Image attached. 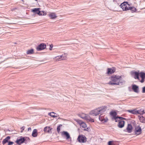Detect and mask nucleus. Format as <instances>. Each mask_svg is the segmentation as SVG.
I'll list each match as a JSON object with an SVG mask.
<instances>
[{"instance_id": "1", "label": "nucleus", "mask_w": 145, "mask_h": 145, "mask_svg": "<svg viewBox=\"0 0 145 145\" xmlns=\"http://www.w3.org/2000/svg\"><path fill=\"white\" fill-rule=\"evenodd\" d=\"M120 76L113 75L111 77V80L108 83V84L112 86L119 85Z\"/></svg>"}, {"instance_id": "2", "label": "nucleus", "mask_w": 145, "mask_h": 145, "mask_svg": "<svg viewBox=\"0 0 145 145\" xmlns=\"http://www.w3.org/2000/svg\"><path fill=\"white\" fill-rule=\"evenodd\" d=\"M105 111V108L104 107H100L95 109L91 112L90 114L93 116H96Z\"/></svg>"}, {"instance_id": "3", "label": "nucleus", "mask_w": 145, "mask_h": 145, "mask_svg": "<svg viewBox=\"0 0 145 145\" xmlns=\"http://www.w3.org/2000/svg\"><path fill=\"white\" fill-rule=\"evenodd\" d=\"M129 6L130 5L127 2H124L120 5V7L123 11L128 10V8Z\"/></svg>"}, {"instance_id": "4", "label": "nucleus", "mask_w": 145, "mask_h": 145, "mask_svg": "<svg viewBox=\"0 0 145 145\" xmlns=\"http://www.w3.org/2000/svg\"><path fill=\"white\" fill-rule=\"evenodd\" d=\"M77 140L80 142L84 143L86 141V138L85 136L82 135H81L78 136L77 138Z\"/></svg>"}, {"instance_id": "5", "label": "nucleus", "mask_w": 145, "mask_h": 145, "mask_svg": "<svg viewBox=\"0 0 145 145\" xmlns=\"http://www.w3.org/2000/svg\"><path fill=\"white\" fill-rule=\"evenodd\" d=\"M25 141L24 137L22 136H21L17 138L16 142L18 144L20 145L21 144L24 143Z\"/></svg>"}, {"instance_id": "6", "label": "nucleus", "mask_w": 145, "mask_h": 145, "mask_svg": "<svg viewBox=\"0 0 145 145\" xmlns=\"http://www.w3.org/2000/svg\"><path fill=\"white\" fill-rule=\"evenodd\" d=\"M142 129L139 125H138L135 127V135H138L141 133Z\"/></svg>"}, {"instance_id": "7", "label": "nucleus", "mask_w": 145, "mask_h": 145, "mask_svg": "<svg viewBox=\"0 0 145 145\" xmlns=\"http://www.w3.org/2000/svg\"><path fill=\"white\" fill-rule=\"evenodd\" d=\"M46 47V45L44 43H41L36 48L37 50L38 51H40L45 49Z\"/></svg>"}, {"instance_id": "8", "label": "nucleus", "mask_w": 145, "mask_h": 145, "mask_svg": "<svg viewBox=\"0 0 145 145\" xmlns=\"http://www.w3.org/2000/svg\"><path fill=\"white\" fill-rule=\"evenodd\" d=\"M131 74L132 76H134V78L135 79H137L139 81L140 78L139 77V73L137 71H132Z\"/></svg>"}, {"instance_id": "9", "label": "nucleus", "mask_w": 145, "mask_h": 145, "mask_svg": "<svg viewBox=\"0 0 145 145\" xmlns=\"http://www.w3.org/2000/svg\"><path fill=\"white\" fill-rule=\"evenodd\" d=\"M133 127L132 125L130 124H128L126 129L124 130L125 131H127L128 133H131L132 131Z\"/></svg>"}, {"instance_id": "10", "label": "nucleus", "mask_w": 145, "mask_h": 145, "mask_svg": "<svg viewBox=\"0 0 145 145\" xmlns=\"http://www.w3.org/2000/svg\"><path fill=\"white\" fill-rule=\"evenodd\" d=\"M139 75L142 78L141 80H139L140 82L142 83L144 82L145 78V73L144 72H141L139 73Z\"/></svg>"}, {"instance_id": "11", "label": "nucleus", "mask_w": 145, "mask_h": 145, "mask_svg": "<svg viewBox=\"0 0 145 145\" xmlns=\"http://www.w3.org/2000/svg\"><path fill=\"white\" fill-rule=\"evenodd\" d=\"M62 135H64L66 137L67 139H69L70 138H71L70 136L69 133L67 131H63L62 133Z\"/></svg>"}, {"instance_id": "12", "label": "nucleus", "mask_w": 145, "mask_h": 145, "mask_svg": "<svg viewBox=\"0 0 145 145\" xmlns=\"http://www.w3.org/2000/svg\"><path fill=\"white\" fill-rule=\"evenodd\" d=\"M115 71V70L114 68H108L107 69V73L108 74H110L113 73Z\"/></svg>"}, {"instance_id": "13", "label": "nucleus", "mask_w": 145, "mask_h": 145, "mask_svg": "<svg viewBox=\"0 0 145 145\" xmlns=\"http://www.w3.org/2000/svg\"><path fill=\"white\" fill-rule=\"evenodd\" d=\"M132 89L136 93H137L138 92V86L135 84L132 85Z\"/></svg>"}, {"instance_id": "14", "label": "nucleus", "mask_w": 145, "mask_h": 145, "mask_svg": "<svg viewBox=\"0 0 145 145\" xmlns=\"http://www.w3.org/2000/svg\"><path fill=\"white\" fill-rule=\"evenodd\" d=\"M78 116L81 118L86 120L88 115H86L84 113H82L81 114H78Z\"/></svg>"}, {"instance_id": "15", "label": "nucleus", "mask_w": 145, "mask_h": 145, "mask_svg": "<svg viewBox=\"0 0 145 145\" xmlns=\"http://www.w3.org/2000/svg\"><path fill=\"white\" fill-rule=\"evenodd\" d=\"M52 129V128H50L49 127H44V131L45 132H47L48 133H51V130Z\"/></svg>"}, {"instance_id": "16", "label": "nucleus", "mask_w": 145, "mask_h": 145, "mask_svg": "<svg viewBox=\"0 0 145 145\" xmlns=\"http://www.w3.org/2000/svg\"><path fill=\"white\" fill-rule=\"evenodd\" d=\"M124 123L125 122L121 120L119 121L118 127L119 128H122L124 126Z\"/></svg>"}, {"instance_id": "17", "label": "nucleus", "mask_w": 145, "mask_h": 145, "mask_svg": "<svg viewBox=\"0 0 145 145\" xmlns=\"http://www.w3.org/2000/svg\"><path fill=\"white\" fill-rule=\"evenodd\" d=\"M10 137L7 136L5 139H4L3 142L2 144L3 145H4L7 142H9V140L10 139Z\"/></svg>"}, {"instance_id": "18", "label": "nucleus", "mask_w": 145, "mask_h": 145, "mask_svg": "<svg viewBox=\"0 0 145 145\" xmlns=\"http://www.w3.org/2000/svg\"><path fill=\"white\" fill-rule=\"evenodd\" d=\"M49 16L52 19H55L56 18L57 16L55 13H51L49 14Z\"/></svg>"}, {"instance_id": "19", "label": "nucleus", "mask_w": 145, "mask_h": 145, "mask_svg": "<svg viewBox=\"0 0 145 145\" xmlns=\"http://www.w3.org/2000/svg\"><path fill=\"white\" fill-rule=\"evenodd\" d=\"M63 55L62 56H57L55 57V58L56 59V60L57 61L65 59V57L63 58Z\"/></svg>"}, {"instance_id": "20", "label": "nucleus", "mask_w": 145, "mask_h": 145, "mask_svg": "<svg viewBox=\"0 0 145 145\" xmlns=\"http://www.w3.org/2000/svg\"><path fill=\"white\" fill-rule=\"evenodd\" d=\"M37 130L36 129H34L32 134V136L33 137H36L37 136Z\"/></svg>"}, {"instance_id": "21", "label": "nucleus", "mask_w": 145, "mask_h": 145, "mask_svg": "<svg viewBox=\"0 0 145 145\" xmlns=\"http://www.w3.org/2000/svg\"><path fill=\"white\" fill-rule=\"evenodd\" d=\"M127 111L131 114H137V109H135L131 110H127Z\"/></svg>"}, {"instance_id": "22", "label": "nucleus", "mask_w": 145, "mask_h": 145, "mask_svg": "<svg viewBox=\"0 0 145 145\" xmlns=\"http://www.w3.org/2000/svg\"><path fill=\"white\" fill-rule=\"evenodd\" d=\"M144 113H145V112H144V110L143 109H141L138 110H137V114H139L140 115H142Z\"/></svg>"}, {"instance_id": "23", "label": "nucleus", "mask_w": 145, "mask_h": 145, "mask_svg": "<svg viewBox=\"0 0 145 145\" xmlns=\"http://www.w3.org/2000/svg\"><path fill=\"white\" fill-rule=\"evenodd\" d=\"M130 10L132 12H135L136 10H137V9L134 7H130V6L128 8V10Z\"/></svg>"}, {"instance_id": "24", "label": "nucleus", "mask_w": 145, "mask_h": 145, "mask_svg": "<svg viewBox=\"0 0 145 145\" xmlns=\"http://www.w3.org/2000/svg\"><path fill=\"white\" fill-rule=\"evenodd\" d=\"M33 12L35 13L36 14H38L40 12L39 10V8H35L32 10V11Z\"/></svg>"}, {"instance_id": "25", "label": "nucleus", "mask_w": 145, "mask_h": 145, "mask_svg": "<svg viewBox=\"0 0 145 145\" xmlns=\"http://www.w3.org/2000/svg\"><path fill=\"white\" fill-rule=\"evenodd\" d=\"M48 115L53 118H56L57 117V114H56L53 112L49 113H48Z\"/></svg>"}, {"instance_id": "26", "label": "nucleus", "mask_w": 145, "mask_h": 145, "mask_svg": "<svg viewBox=\"0 0 145 145\" xmlns=\"http://www.w3.org/2000/svg\"><path fill=\"white\" fill-rule=\"evenodd\" d=\"M34 53V50L33 49H31L28 50L26 52L27 54H32Z\"/></svg>"}, {"instance_id": "27", "label": "nucleus", "mask_w": 145, "mask_h": 145, "mask_svg": "<svg viewBox=\"0 0 145 145\" xmlns=\"http://www.w3.org/2000/svg\"><path fill=\"white\" fill-rule=\"evenodd\" d=\"M125 81L124 80L122 79L121 78V76H120L119 81V85H122L124 84Z\"/></svg>"}, {"instance_id": "28", "label": "nucleus", "mask_w": 145, "mask_h": 145, "mask_svg": "<svg viewBox=\"0 0 145 145\" xmlns=\"http://www.w3.org/2000/svg\"><path fill=\"white\" fill-rule=\"evenodd\" d=\"M86 120L88 121H91L92 122H94V119L91 118V117L88 115L87 116V118Z\"/></svg>"}, {"instance_id": "29", "label": "nucleus", "mask_w": 145, "mask_h": 145, "mask_svg": "<svg viewBox=\"0 0 145 145\" xmlns=\"http://www.w3.org/2000/svg\"><path fill=\"white\" fill-rule=\"evenodd\" d=\"M25 138V144L27 143L28 142H29L30 141V139L29 137H24Z\"/></svg>"}, {"instance_id": "30", "label": "nucleus", "mask_w": 145, "mask_h": 145, "mask_svg": "<svg viewBox=\"0 0 145 145\" xmlns=\"http://www.w3.org/2000/svg\"><path fill=\"white\" fill-rule=\"evenodd\" d=\"M114 118L115 119L116 122H117L118 121H119L118 120V119H121V120H122L123 119H125V118H122V117H120L116 116Z\"/></svg>"}, {"instance_id": "31", "label": "nucleus", "mask_w": 145, "mask_h": 145, "mask_svg": "<svg viewBox=\"0 0 145 145\" xmlns=\"http://www.w3.org/2000/svg\"><path fill=\"white\" fill-rule=\"evenodd\" d=\"M110 114L113 116V118L115 117L117 115V113L115 111H111L110 112Z\"/></svg>"}, {"instance_id": "32", "label": "nucleus", "mask_w": 145, "mask_h": 145, "mask_svg": "<svg viewBox=\"0 0 145 145\" xmlns=\"http://www.w3.org/2000/svg\"><path fill=\"white\" fill-rule=\"evenodd\" d=\"M39 16L45 15H46V13H44V11H40V13L38 14Z\"/></svg>"}, {"instance_id": "33", "label": "nucleus", "mask_w": 145, "mask_h": 145, "mask_svg": "<svg viewBox=\"0 0 145 145\" xmlns=\"http://www.w3.org/2000/svg\"><path fill=\"white\" fill-rule=\"evenodd\" d=\"M104 118V117H103V114H101V115H100L99 116V120L101 121H103Z\"/></svg>"}, {"instance_id": "34", "label": "nucleus", "mask_w": 145, "mask_h": 145, "mask_svg": "<svg viewBox=\"0 0 145 145\" xmlns=\"http://www.w3.org/2000/svg\"><path fill=\"white\" fill-rule=\"evenodd\" d=\"M140 120L141 122L144 123H145V118L143 116L140 117Z\"/></svg>"}, {"instance_id": "35", "label": "nucleus", "mask_w": 145, "mask_h": 145, "mask_svg": "<svg viewBox=\"0 0 145 145\" xmlns=\"http://www.w3.org/2000/svg\"><path fill=\"white\" fill-rule=\"evenodd\" d=\"M80 126L84 128H85L86 127V124L84 123V122H83L80 125Z\"/></svg>"}, {"instance_id": "36", "label": "nucleus", "mask_w": 145, "mask_h": 145, "mask_svg": "<svg viewBox=\"0 0 145 145\" xmlns=\"http://www.w3.org/2000/svg\"><path fill=\"white\" fill-rule=\"evenodd\" d=\"M137 48L140 49H145V48L143 47V46L141 45H138L137 46Z\"/></svg>"}, {"instance_id": "37", "label": "nucleus", "mask_w": 145, "mask_h": 145, "mask_svg": "<svg viewBox=\"0 0 145 145\" xmlns=\"http://www.w3.org/2000/svg\"><path fill=\"white\" fill-rule=\"evenodd\" d=\"M76 121L78 123H79L80 125H81L82 123L83 122L82 121L79 120H76Z\"/></svg>"}, {"instance_id": "38", "label": "nucleus", "mask_w": 145, "mask_h": 145, "mask_svg": "<svg viewBox=\"0 0 145 145\" xmlns=\"http://www.w3.org/2000/svg\"><path fill=\"white\" fill-rule=\"evenodd\" d=\"M60 126H61V125H59L57 127V131L58 133H59L60 130Z\"/></svg>"}, {"instance_id": "39", "label": "nucleus", "mask_w": 145, "mask_h": 145, "mask_svg": "<svg viewBox=\"0 0 145 145\" xmlns=\"http://www.w3.org/2000/svg\"><path fill=\"white\" fill-rule=\"evenodd\" d=\"M8 145H13L14 142H13L10 141H9L8 142Z\"/></svg>"}, {"instance_id": "40", "label": "nucleus", "mask_w": 145, "mask_h": 145, "mask_svg": "<svg viewBox=\"0 0 145 145\" xmlns=\"http://www.w3.org/2000/svg\"><path fill=\"white\" fill-rule=\"evenodd\" d=\"M108 119L107 118H104V119L103 120V121H102L104 122H107L108 121Z\"/></svg>"}, {"instance_id": "41", "label": "nucleus", "mask_w": 145, "mask_h": 145, "mask_svg": "<svg viewBox=\"0 0 145 145\" xmlns=\"http://www.w3.org/2000/svg\"><path fill=\"white\" fill-rule=\"evenodd\" d=\"M112 141H109L108 142V145H114V144H113Z\"/></svg>"}, {"instance_id": "42", "label": "nucleus", "mask_w": 145, "mask_h": 145, "mask_svg": "<svg viewBox=\"0 0 145 145\" xmlns=\"http://www.w3.org/2000/svg\"><path fill=\"white\" fill-rule=\"evenodd\" d=\"M53 46V44H52L50 45V48H49V50H51L52 49V48Z\"/></svg>"}, {"instance_id": "43", "label": "nucleus", "mask_w": 145, "mask_h": 145, "mask_svg": "<svg viewBox=\"0 0 145 145\" xmlns=\"http://www.w3.org/2000/svg\"><path fill=\"white\" fill-rule=\"evenodd\" d=\"M25 127L24 126H23V127H21V129L22 130L21 131V132L22 133L23 132V131Z\"/></svg>"}, {"instance_id": "44", "label": "nucleus", "mask_w": 145, "mask_h": 145, "mask_svg": "<svg viewBox=\"0 0 145 145\" xmlns=\"http://www.w3.org/2000/svg\"><path fill=\"white\" fill-rule=\"evenodd\" d=\"M142 92L143 93H145V86L142 88Z\"/></svg>"}, {"instance_id": "45", "label": "nucleus", "mask_w": 145, "mask_h": 145, "mask_svg": "<svg viewBox=\"0 0 145 145\" xmlns=\"http://www.w3.org/2000/svg\"><path fill=\"white\" fill-rule=\"evenodd\" d=\"M28 131H31V127H29L28 128Z\"/></svg>"}, {"instance_id": "46", "label": "nucleus", "mask_w": 145, "mask_h": 145, "mask_svg": "<svg viewBox=\"0 0 145 145\" xmlns=\"http://www.w3.org/2000/svg\"><path fill=\"white\" fill-rule=\"evenodd\" d=\"M65 54H64L63 55V58H64V57H65V59H66V57L65 56Z\"/></svg>"}, {"instance_id": "47", "label": "nucleus", "mask_w": 145, "mask_h": 145, "mask_svg": "<svg viewBox=\"0 0 145 145\" xmlns=\"http://www.w3.org/2000/svg\"><path fill=\"white\" fill-rule=\"evenodd\" d=\"M14 145H15V144H14Z\"/></svg>"}]
</instances>
